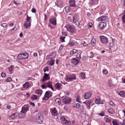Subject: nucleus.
<instances>
[{"mask_svg": "<svg viewBox=\"0 0 125 125\" xmlns=\"http://www.w3.org/2000/svg\"><path fill=\"white\" fill-rule=\"evenodd\" d=\"M36 121L39 123H41L43 121V116L40 113L36 114Z\"/></svg>", "mask_w": 125, "mask_h": 125, "instance_id": "f257e3e1", "label": "nucleus"}, {"mask_svg": "<svg viewBox=\"0 0 125 125\" xmlns=\"http://www.w3.org/2000/svg\"><path fill=\"white\" fill-rule=\"evenodd\" d=\"M52 93L49 91H48L45 92L44 97L42 98L43 100H47L52 96Z\"/></svg>", "mask_w": 125, "mask_h": 125, "instance_id": "f03ea898", "label": "nucleus"}, {"mask_svg": "<svg viewBox=\"0 0 125 125\" xmlns=\"http://www.w3.org/2000/svg\"><path fill=\"white\" fill-rule=\"evenodd\" d=\"M97 21H98L104 22L105 23L108 21L107 17L105 16H103L98 18L97 19Z\"/></svg>", "mask_w": 125, "mask_h": 125, "instance_id": "7ed1b4c3", "label": "nucleus"}, {"mask_svg": "<svg viewBox=\"0 0 125 125\" xmlns=\"http://www.w3.org/2000/svg\"><path fill=\"white\" fill-rule=\"evenodd\" d=\"M76 78L74 74L69 75L66 76V81L67 82L72 81L73 80H76Z\"/></svg>", "mask_w": 125, "mask_h": 125, "instance_id": "20e7f679", "label": "nucleus"}, {"mask_svg": "<svg viewBox=\"0 0 125 125\" xmlns=\"http://www.w3.org/2000/svg\"><path fill=\"white\" fill-rule=\"evenodd\" d=\"M52 86V83L51 82H49L47 83H44L41 86V88L42 89H46L47 87L50 88Z\"/></svg>", "mask_w": 125, "mask_h": 125, "instance_id": "39448f33", "label": "nucleus"}, {"mask_svg": "<svg viewBox=\"0 0 125 125\" xmlns=\"http://www.w3.org/2000/svg\"><path fill=\"white\" fill-rule=\"evenodd\" d=\"M50 79L49 74L45 73L42 79V82H43L47 80H49Z\"/></svg>", "mask_w": 125, "mask_h": 125, "instance_id": "423d86ee", "label": "nucleus"}, {"mask_svg": "<svg viewBox=\"0 0 125 125\" xmlns=\"http://www.w3.org/2000/svg\"><path fill=\"white\" fill-rule=\"evenodd\" d=\"M106 25V24L104 22H100L98 25V28L100 30L103 29Z\"/></svg>", "mask_w": 125, "mask_h": 125, "instance_id": "0eeeda50", "label": "nucleus"}, {"mask_svg": "<svg viewBox=\"0 0 125 125\" xmlns=\"http://www.w3.org/2000/svg\"><path fill=\"white\" fill-rule=\"evenodd\" d=\"M100 39L102 43L104 44H106L107 43V39L106 37L103 36H101L100 37Z\"/></svg>", "mask_w": 125, "mask_h": 125, "instance_id": "6e6552de", "label": "nucleus"}, {"mask_svg": "<svg viewBox=\"0 0 125 125\" xmlns=\"http://www.w3.org/2000/svg\"><path fill=\"white\" fill-rule=\"evenodd\" d=\"M67 29L68 31L72 33H73L74 32L75 29L70 25H68L67 27Z\"/></svg>", "mask_w": 125, "mask_h": 125, "instance_id": "1a4fd4ad", "label": "nucleus"}, {"mask_svg": "<svg viewBox=\"0 0 125 125\" xmlns=\"http://www.w3.org/2000/svg\"><path fill=\"white\" fill-rule=\"evenodd\" d=\"M63 102L65 104H68L71 101V100L69 97H66L63 99Z\"/></svg>", "mask_w": 125, "mask_h": 125, "instance_id": "9d476101", "label": "nucleus"}, {"mask_svg": "<svg viewBox=\"0 0 125 125\" xmlns=\"http://www.w3.org/2000/svg\"><path fill=\"white\" fill-rule=\"evenodd\" d=\"M72 63L75 65H77L79 62V61L78 59L75 58H72L71 60Z\"/></svg>", "mask_w": 125, "mask_h": 125, "instance_id": "9b49d317", "label": "nucleus"}, {"mask_svg": "<svg viewBox=\"0 0 125 125\" xmlns=\"http://www.w3.org/2000/svg\"><path fill=\"white\" fill-rule=\"evenodd\" d=\"M29 110L28 105H25L22 107L21 111H22V112H24L26 113L29 111Z\"/></svg>", "mask_w": 125, "mask_h": 125, "instance_id": "f8f14e48", "label": "nucleus"}, {"mask_svg": "<svg viewBox=\"0 0 125 125\" xmlns=\"http://www.w3.org/2000/svg\"><path fill=\"white\" fill-rule=\"evenodd\" d=\"M18 115V113L17 112L11 115L9 118V119L10 120H12L15 119Z\"/></svg>", "mask_w": 125, "mask_h": 125, "instance_id": "ddd939ff", "label": "nucleus"}, {"mask_svg": "<svg viewBox=\"0 0 125 125\" xmlns=\"http://www.w3.org/2000/svg\"><path fill=\"white\" fill-rule=\"evenodd\" d=\"M51 113L52 115L54 117L58 115L57 111L55 109L54 107V109H52L51 110Z\"/></svg>", "mask_w": 125, "mask_h": 125, "instance_id": "4468645a", "label": "nucleus"}, {"mask_svg": "<svg viewBox=\"0 0 125 125\" xmlns=\"http://www.w3.org/2000/svg\"><path fill=\"white\" fill-rule=\"evenodd\" d=\"M49 21L50 23L54 25H55L56 23V19L55 18H50Z\"/></svg>", "mask_w": 125, "mask_h": 125, "instance_id": "2eb2a0df", "label": "nucleus"}, {"mask_svg": "<svg viewBox=\"0 0 125 125\" xmlns=\"http://www.w3.org/2000/svg\"><path fill=\"white\" fill-rule=\"evenodd\" d=\"M62 86V84L59 83H57L55 85L56 88L59 90H61V87Z\"/></svg>", "mask_w": 125, "mask_h": 125, "instance_id": "dca6fc26", "label": "nucleus"}, {"mask_svg": "<svg viewBox=\"0 0 125 125\" xmlns=\"http://www.w3.org/2000/svg\"><path fill=\"white\" fill-rule=\"evenodd\" d=\"M91 95L92 94L91 93H87L84 94L83 97L85 99H87L91 97Z\"/></svg>", "mask_w": 125, "mask_h": 125, "instance_id": "f3484780", "label": "nucleus"}, {"mask_svg": "<svg viewBox=\"0 0 125 125\" xmlns=\"http://www.w3.org/2000/svg\"><path fill=\"white\" fill-rule=\"evenodd\" d=\"M91 103V101L90 100H88L85 102H83V103L85 104L86 106L88 109H90V105Z\"/></svg>", "mask_w": 125, "mask_h": 125, "instance_id": "a211bd4d", "label": "nucleus"}, {"mask_svg": "<svg viewBox=\"0 0 125 125\" xmlns=\"http://www.w3.org/2000/svg\"><path fill=\"white\" fill-rule=\"evenodd\" d=\"M21 113L19 114V117L20 118H23L25 117L26 116V113L25 112H22V111H21Z\"/></svg>", "mask_w": 125, "mask_h": 125, "instance_id": "6ab92c4d", "label": "nucleus"}, {"mask_svg": "<svg viewBox=\"0 0 125 125\" xmlns=\"http://www.w3.org/2000/svg\"><path fill=\"white\" fill-rule=\"evenodd\" d=\"M31 25V22H28L27 21H25L24 23V26L27 29L28 27L29 26H30Z\"/></svg>", "mask_w": 125, "mask_h": 125, "instance_id": "aec40b11", "label": "nucleus"}, {"mask_svg": "<svg viewBox=\"0 0 125 125\" xmlns=\"http://www.w3.org/2000/svg\"><path fill=\"white\" fill-rule=\"evenodd\" d=\"M96 41L94 37H92L91 42L92 45L93 46H94L96 44Z\"/></svg>", "mask_w": 125, "mask_h": 125, "instance_id": "412c9836", "label": "nucleus"}, {"mask_svg": "<svg viewBox=\"0 0 125 125\" xmlns=\"http://www.w3.org/2000/svg\"><path fill=\"white\" fill-rule=\"evenodd\" d=\"M98 96H97L95 98V102L96 104H103V102L101 101L100 99H99Z\"/></svg>", "mask_w": 125, "mask_h": 125, "instance_id": "4be33fe9", "label": "nucleus"}, {"mask_svg": "<svg viewBox=\"0 0 125 125\" xmlns=\"http://www.w3.org/2000/svg\"><path fill=\"white\" fill-rule=\"evenodd\" d=\"M69 4L71 7H75V1L74 0H69Z\"/></svg>", "mask_w": 125, "mask_h": 125, "instance_id": "5701e85b", "label": "nucleus"}, {"mask_svg": "<svg viewBox=\"0 0 125 125\" xmlns=\"http://www.w3.org/2000/svg\"><path fill=\"white\" fill-rule=\"evenodd\" d=\"M23 54L20 53L19 54L17 58L20 60L24 59L25 58L24 57V56Z\"/></svg>", "mask_w": 125, "mask_h": 125, "instance_id": "b1692460", "label": "nucleus"}, {"mask_svg": "<svg viewBox=\"0 0 125 125\" xmlns=\"http://www.w3.org/2000/svg\"><path fill=\"white\" fill-rule=\"evenodd\" d=\"M55 102L56 104L59 105L61 103V100L60 98H57L55 99Z\"/></svg>", "mask_w": 125, "mask_h": 125, "instance_id": "393cba45", "label": "nucleus"}, {"mask_svg": "<svg viewBox=\"0 0 125 125\" xmlns=\"http://www.w3.org/2000/svg\"><path fill=\"white\" fill-rule=\"evenodd\" d=\"M108 112L110 114H113L115 113V110L113 108H110L108 110Z\"/></svg>", "mask_w": 125, "mask_h": 125, "instance_id": "a878e982", "label": "nucleus"}, {"mask_svg": "<svg viewBox=\"0 0 125 125\" xmlns=\"http://www.w3.org/2000/svg\"><path fill=\"white\" fill-rule=\"evenodd\" d=\"M35 92L37 94L40 95H41L42 93V91L41 90L38 89L36 90Z\"/></svg>", "mask_w": 125, "mask_h": 125, "instance_id": "bb28decb", "label": "nucleus"}, {"mask_svg": "<svg viewBox=\"0 0 125 125\" xmlns=\"http://www.w3.org/2000/svg\"><path fill=\"white\" fill-rule=\"evenodd\" d=\"M98 1V0H91L90 3L91 4H93L97 3Z\"/></svg>", "mask_w": 125, "mask_h": 125, "instance_id": "cd10ccee", "label": "nucleus"}, {"mask_svg": "<svg viewBox=\"0 0 125 125\" xmlns=\"http://www.w3.org/2000/svg\"><path fill=\"white\" fill-rule=\"evenodd\" d=\"M55 62V60H54L52 58L51 60L50 61V62L49 64V65L52 66L53 65Z\"/></svg>", "mask_w": 125, "mask_h": 125, "instance_id": "c85d7f7f", "label": "nucleus"}, {"mask_svg": "<svg viewBox=\"0 0 125 125\" xmlns=\"http://www.w3.org/2000/svg\"><path fill=\"white\" fill-rule=\"evenodd\" d=\"M29 83L28 82L25 83V84L23 85V87L25 89H27L29 87Z\"/></svg>", "mask_w": 125, "mask_h": 125, "instance_id": "c756f323", "label": "nucleus"}, {"mask_svg": "<svg viewBox=\"0 0 125 125\" xmlns=\"http://www.w3.org/2000/svg\"><path fill=\"white\" fill-rule=\"evenodd\" d=\"M119 95L122 97H125V93L123 91H121L119 93Z\"/></svg>", "mask_w": 125, "mask_h": 125, "instance_id": "7c9ffc66", "label": "nucleus"}, {"mask_svg": "<svg viewBox=\"0 0 125 125\" xmlns=\"http://www.w3.org/2000/svg\"><path fill=\"white\" fill-rule=\"evenodd\" d=\"M32 100H35L37 99V96L33 94L32 95L31 98Z\"/></svg>", "mask_w": 125, "mask_h": 125, "instance_id": "2f4dec72", "label": "nucleus"}, {"mask_svg": "<svg viewBox=\"0 0 125 125\" xmlns=\"http://www.w3.org/2000/svg\"><path fill=\"white\" fill-rule=\"evenodd\" d=\"M77 51L75 49H73L70 52V54L71 55H72L77 53Z\"/></svg>", "mask_w": 125, "mask_h": 125, "instance_id": "473e14b6", "label": "nucleus"}, {"mask_svg": "<svg viewBox=\"0 0 125 125\" xmlns=\"http://www.w3.org/2000/svg\"><path fill=\"white\" fill-rule=\"evenodd\" d=\"M13 66L12 65H11L10 67H9L8 68L9 70L10 73L11 74L12 73L11 72L13 70Z\"/></svg>", "mask_w": 125, "mask_h": 125, "instance_id": "72a5a7b5", "label": "nucleus"}, {"mask_svg": "<svg viewBox=\"0 0 125 125\" xmlns=\"http://www.w3.org/2000/svg\"><path fill=\"white\" fill-rule=\"evenodd\" d=\"M73 23L77 26H78L79 25V23L78 21V20H73Z\"/></svg>", "mask_w": 125, "mask_h": 125, "instance_id": "f704fd0d", "label": "nucleus"}, {"mask_svg": "<svg viewBox=\"0 0 125 125\" xmlns=\"http://www.w3.org/2000/svg\"><path fill=\"white\" fill-rule=\"evenodd\" d=\"M62 123L63 124H65L66 125H69L70 124V122L69 121L67 120L66 119Z\"/></svg>", "mask_w": 125, "mask_h": 125, "instance_id": "c9c22d12", "label": "nucleus"}, {"mask_svg": "<svg viewBox=\"0 0 125 125\" xmlns=\"http://www.w3.org/2000/svg\"><path fill=\"white\" fill-rule=\"evenodd\" d=\"M80 75L83 79H84L85 78V73L83 72H81L80 73Z\"/></svg>", "mask_w": 125, "mask_h": 125, "instance_id": "e433bc0d", "label": "nucleus"}, {"mask_svg": "<svg viewBox=\"0 0 125 125\" xmlns=\"http://www.w3.org/2000/svg\"><path fill=\"white\" fill-rule=\"evenodd\" d=\"M81 52H80L78 53L76 55V57L78 59L81 58Z\"/></svg>", "mask_w": 125, "mask_h": 125, "instance_id": "4c0bfd02", "label": "nucleus"}, {"mask_svg": "<svg viewBox=\"0 0 125 125\" xmlns=\"http://www.w3.org/2000/svg\"><path fill=\"white\" fill-rule=\"evenodd\" d=\"M75 97L76 98V102L80 103L79 101V96L77 94H76L75 96Z\"/></svg>", "mask_w": 125, "mask_h": 125, "instance_id": "58836bf2", "label": "nucleus"}, {"mask_svg": "<svg viewBox=\"0 0 125 125\" xmlns=\"http://www.w3.org/2000/svg\"><path fill=\"white\" fill-rule=\"evenodd\" d=\"M52 53H51V54H50V55H48L46 57V59H50L51 60L52 58L53 59V57H52Z\"/></svg>", "mask_w": 125, "mask_h": 125, "instance_id": "ea45409f", "label": "nucleus"}, {"mask_svg": "<svg viewBox=\"0 0 125 125\" xmlns=\"http://www.w3.org/2000/svg\"><path fill=\"white\" fill-rule=\"evenodd\" d=\"M122 21L123 23H125V14L122 17Z\"/></svg>", "mask_w": 125, "mask_h": 125, "instance_id": "a19ab883", "label": "nucleus"}, {"mask_svg": "<svg viewBox=\"0 0 125 125\" xmlns=\"http://www.w3.org/2000/svg\"><path fill=\"white\" fill-rule=\"evenodd\" d=\"M65 9L66 11L67 12H69L70 10V7L69 6L66 7Z\"/></svg>", "mask_w": 125, "mask_h": 125, "instance_id": "79ce46f5", "label": "nucleus"}, {"mask_svg": "<svg viewBox=\"0 0 125 125\" xmlns=\"http://www.w3.org/2000/svg\"><path fill=\"white\" fill-rule=\"evenodd\" d=\"M23 54L24 56V57L25 58V59H27L28 57V55L27 53H23Z\"/></svg>", "mask_w": 125, "mask_h": 125, "instance_id": "37998d69", "label": "nucleus"}, {"mask_svg": "<svg viewBox=\"0 0 125 125\" xmlns=\"http://www.w3.org/2000/svg\"><path fill=\"white\" fill-rule=\"evenodd\" d=\"M112 123L113 125H119L116 121H113Z\"/></svg>", "mask_w": 125, "mask_h": 125, "instance_id": "c03bdc74", "label": "nucleus"}, {"mask_svg": "<svg viewBox=\"0 0 125 125\" xmlns=\"http://www.w3.org/2000/svg\"><path fill=\"white\" fill-rule=\"evenodd\" d=\"M104 120L107 123H110L111 122V120L108 118H105Z\"/></svg>", "mask_w": 125, "mask_h": 125, "instance_id": "a18cd8bd", "label": "nucleus"}, {"mask_svg": "<svg viewBox=\"0 0 125 125\" xmlns=\"http://www.w3.org/2000/svg\"><path fill=\"white\" fill-rule=\"evenodd\" d=\"M65 38V36L61 37L60 38V39L62 42H64V39Z\"/></svg>", "mask_w": 125, "mask_h": 125, "instance_id": "49530a36", "label": "nucleus"}, {"mask_svg": "<svg viewBox=\"0 0 125 125\" xmlns=\"http://www.w3.org/2000/svg\"><path fill=\"white\" fill-rule=\"evenodd\" d=\"M81 43L82 44H83L84 46H86L87 45V44L86 43V42L84 41H83Z\"/></svg>", "mask_w": 125, "mask_h": 125, "instance_id": "de8ad7c7", "label": "nucleus"}, {"mask_svg": "<svg viewBox=\"0 0 125 125\" xmlns=\"http://www.w3.org/2000/svg\"><path fill=\"white\" fill-rule=\"evenodd\" d=\"M61 120L62 121V122L63 123V122L65 120V119L63 116H62L61 118Z\"/></svg>", "mask_w": 125, "mask_h": 125, "instance_id": "09e8293b", "label": "nucleus"}, {"mask_svg": "<svg viewBox=\"0 0 125 125\" xmlns=\"http://www.w3.org/2000/svg\"><path fill=\"white\" fill-rule=\"evenodd\" d=\"M1 26L4 28H6L7 26V25L6 23H3L1 24Z\"/></svg>", "mask_w": 125, "mask_h": 125, "instance_id": "8fccbe9b", "label": "nucleus"}, {"mask_svg": "<svg viewBox=\"0 0 125 125\" xmlns=\"http://www.w3.org/2000/svg\"><path fill=\"white\" fill-rule=\"evenodd\" d=\"M80 104L79 103H77L76 104L75 106H74V107L78 108L80 106Z\"/></svg>", "mask_w": 125, "mask_h": 125, "instance_id": "3c124183", "label": "nucleus"}, {"mask_svg": "<svg viewBox=\"0 0 125 125\" xmlns=\"http://www.w3.org/2000/svg\"><path fill=\"white\" fill-rule=\"evenodd\" d=\"M73 20H78V17L77 15H75L73 17Z\"/></svg>", "mask_w": 125, "mask_h": 125, "instance_id": "603ef678", "label": "nucleus"}, {"mask_svg": "<svg viewBox=\"0 0 125 125\" xmlns=\"http://www.w3.org/2000/svg\"><path fill=\"white\" fill-rule=\"evenodd\" d=\"M69 44L72 47L74 46L75 45V43L74 42H72L69 43Z\"/></svg>", "mask_w": 125, "mask_h": 125, "instance_id": "864d4df0", "label": "nucleus"}, {"mask_svg": "<svg viewBox=\"0 0 125 125\" xmlns=\"http://www.w3.org/2000/svg\"><path fill=\"white\" fill-rule=\"evenodd\" d=\"M1 76L2 78H4L6 76V74L5 73H1Z\"/></svg>", "mask_w": 125, "mask_h": 125, "instance_id": "5fc2aeb1", "label": "nucleus"}, {"mask_svg": "<svg viewBox=\"0 0 125 125\" xmlns=\"http://www.w3.org/2000/svg\"><path fill=\"white\" fill-rule=\"evenodd\" d=\"M48 68L47 67H46L44 68L43 69L44 72L45 73L46 71H48Z\"/></svg>", "mask_w": 125, "mask_h": 125, "instance_id": "6e6d98bb", "label": "nucleus"}, {"mask_svg": "<svg viewBox=\"0 0 125 125\" xmlns=\"http://www.w3.org/2000/svg\"><path fill=\"white\" fill-rule=\"evenodd\" d=\"M109 104L110 105L112 106H114L115 105V104L112 101H110Z\"/></svg>", "mask_w": 125, "mask_h": 125, "instance_id": "4d7b16f0", "label": "nucleus"}, {"mask_svg": "<svg viewBox=\"0 0 125 125\" xmlns=\"http://www.w3.org/2000/svg\"><path fill=\"white\" fill-rule=\"evenodd\" d=\"M103 73L104 74H106L108 73L107 71L106 70H104L103 71Z\"/></svg>", "mask_w": 125, "mask_h": 125, "instance_id": "13d9d810", "label": "nucleus"}, {"mask_svg": "<svg viewBox=\"0 0 125 125\" xmlns=\"http://www.w3.org/2000/svg\"><path fill=\"white\" fill-rule=\"evenodd\" d=\"M31 20V17H29V18H26V21L28 22H31L30 21V20Z\"/></svg>", "mask_w": 125, "mask_h": 125, "instance_id": "bf43d9fd", "label": "nucleus"}, {"mask_svg": "<svg viewBox=\"0 0 125 125\" xmlns=\"http://www.w3.org/2000/svg\"><path fill=\"white\" fill-rule=\"evenodd\" d=\"M11 81V79L10 78H8L7 79L6 81L7 82H10Z\"/></svg>", "mask_w": 125, "mask_h": 125, "instance_id": "052dcab7", "label": "nucleus"}, {"mask_svg": "<svg viewBox=\"0 0 125 125\" xmlns=\"http://www.w3.org/2000/svg\"><path fill=\"white\" fill-rule=\"evenodd\" d=\"M104 112H102V113H99V115H100L102 116H104Z\"/></svg>", "mask_w": 125, "mask_h": 125, "instance_id": "680f3d73", "label": "nucleus"}, {"mask_svg": "<svg viewBox=\"0 0 125 125\" xmlns=\"http://www.w3.org/2000/svg\"><path fill=\"white\" fill-rule=\"evenodd\" d=\"M90 55H91L90 56V57L92 58L94 57V54L92 52H90Z\"/></svg>", "mask_w": 125, "mask_h": 125, "instance_id": "e2e57ef3", "label": "nucleus"}, {"mask_svg": "<svg viewBox=\"0 0 125 125\" xmlns=\"http://www.w3.org/2000/svg\"><path fill=\"white\" fill-rule=\"evenodd\" d=\"M81 59L82 60H85L86 59V58L85 56H83Z\"/></svg>", "mask_w": 125, "mask_h": 125, "instance_id": "0e129e2a", "label": "nucleus"}, {"mask_svg": "<svg viewBox=\"0 0 125 125\" xmlns=\"http://www.w3.org/2000/svg\"><path fill=\"white\" fill-rule=\"evenodd\" d=\"M36 11V10L35 8H33L31 10V11L33 13H35Z\"/></svg>", "mask_w": 125, "mask_h": 125, "instance_id": "69168bd1", "label": "nucleus"}, {"mask_svg": "<svg viewBox=\"0 0 125 125\" xmlns=\"http://www.w3.org/2000/svg\"><path fill=\"white\" fill-rule=\"evenodd\" d=\"M109 45H110V46L111 47H113L114 46L113 42H111L110 43H109Z\"/></svg>", "mask_w": 125, "mask_h": 125, "instance_id": "338daca9", "label": "nucleus"}, {"mask_svg": "<svg viewBox=\"0 0 125 125\" xmlns=\"http://www.w3.org/2000/svg\"><path fill=\"white\" fill-rule=\"evenodd\" d=\"M124 120H123V121L122 123H121V122H120L119 123H120L121 125H125V123H124Z\"/></svg>", "mask_w": 125, "mask_h": 125, "instance_id": "774afa93", "label": "nucleus"}]
</instances>
